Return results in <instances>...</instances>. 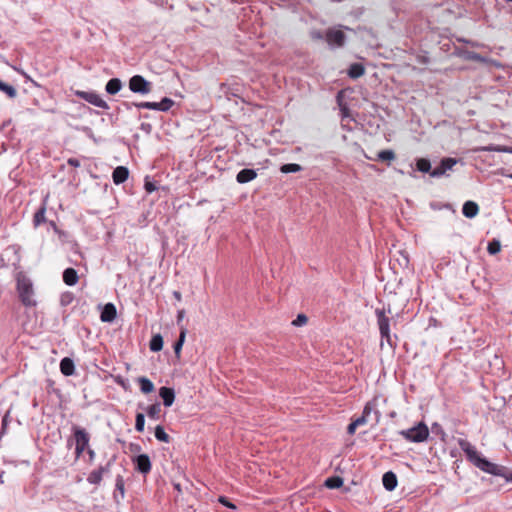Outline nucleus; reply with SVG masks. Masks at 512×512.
<instances>
[{"label":"nucleus","instance_id":"1","mask_svg":"<svg viewBox=\"0 0 512 512\" xmlns=\"http://www.w3.org/2000/svg\"><path fill=\"white\" fill-rule=\"evenodd\" d=\"M457 443L461 450L465 453L466 459L481 471L499 476L505 479V482L512 483V471L504 465L496 464L484 457L475 446L468 440L459 438Z\"/></svg>","mask_w":512,"mask_h":512},{"label":"nucleus","instance_id":"2","mask_svg":"<svg viewBox=\"0 0 512 512\" xmlns=\"http://www.w3.org/2000/svg\"><path fill=\"white\" fill-rule=\"evenodd\" d=\"M386 312L389 314L391 313L390 305H388L387 309L385 307L375 309L377 324L379 327L381 339L385 340L390 347L395 348L397 343L392 339L390 334V319L386 316Z\"/></svg>","mask_w":512,"mask_h":512},{"label":"nucleus","instance_id":"3","mask_svg":"<svg viewBox=\"0 0 512 512\" xmlns=\"http://www.w3.org/2000/svg\"><path fill=\"white\" fill-rule=\"evenodd\" d=\"M399 434L409 442L421 443L427 440L429 429L424 422H419L412 428L399 431Z\"/></svg>","mask_w":512,"mask_h":512},{"label":"nucleus","instance_id":"4","mask_svg":"<svg viewBox=\"0 0 512 512\" xmlns=\"http://www.w3.org/2000/svg\"><path fill=\"white\" fill-rule=\"evenodd\" d=\"M129 89L133 93L146 95L152 91V83L141 75H134L129 80Z\"/></svg>","mask_w":512,"mask_h":512},{"label":"nucleus","instance_id":"5","mask_svg":"<svg viewBox=\"0 0 512 512\" xmlns=\"http://www.w3.org/2000/svg\"><path fill=\"white\" fill-rule=\"evenodd\" d=\"M75 95L98 108H102L105 110H108L110 108L108 103L94 91L77 90L75 91Z\"/></svg>","mask_w":512,"mask_h":512},{"label":"nucleus","instance_id":"6","mask_svg":"<svg viewBox=\"0 0 512 512\" xmlns=\"http://www.w3.org/2000/svg\"><path fill=\"white\" fill-rule=\"evenodd\" d=\"M132 463L134 466V470L146 476L150 473L152 468V463L150 457L147 454H139L135 457H132Z\"/></svg>","mask_w":512,"mask_h":512},{"label":"nucleus","instance_id":"7","mask_svg":"<svg viewBox=\"0 0 512 512\" xmlns=\"http://www.w3.org/2000/svg\"><path fill=\"white\" fill-rule=\"evenodd\" d=\"M325 39L331 47H342L346 41V35L339 29L330 28L326 31Z\"/></svg>","mask_w":512,"mask_h":512},{"label":"nucleus","instance_id":"8","mask_svg":"<svg viewBox=\"0 0 512 512\" xmlns=\"http://www.w3.org/2000/svg\"><path fill=\"white\" fill-rule=\"evenodd\" d=\"M457 163L455 158H443L440 164L430 172V176L433 178H440L446 174L447 171L451 170Z\"/></svg>","mask_w":512,"mask_h":512},{"label":"nucleus","instance_id":"9","mask_svg":"<svg viewBox=\"0 0 512 512\" xmlns=\"http://www.w3.org/2000/svg\"><path fill=\"white\" fill-rule=\"evenodd\" d=\"M100 309V320L104 323H112L117 317L116 306L109 302L104 305L99 304Z\"/></svg>","mask_w":512,"mask_h":512},{"label":"nucleus","instance_id":"10","mask_svg":"<svg viewBox=\"0 0 512 512\" xmlns=\"http://www.w3.org/2000/svg\"><path fill=\"white\" fill-rule=\"evenodd\" d=\"M17 298L27 309L35 308L37 306V299L34 290H17Z\"/></svg>","mask_w":512,"mask_h":512},{"label":"nucleus","instance_id":"11","mask_svg":"<svg viewBox=\"0 0 512 512\" xmlns=\"http://www.w3.org/2000/svg\"><path fill=\"white\" fill-rule=\"evenodd\" d=\"M72 433L75 440V445H80L88 448L90 435L85 428H82L78 425H73Z\"/></svg>","mask_w":512,"mask_h":512},{"label":"nucleus","instance_id":"12","mask_svg":"<svg viewBox=\"0 0 512 512\" xmlns=\"http://www.w3.org/2000/svg\"><path fill=\"white\" fill-rule=\"evenodd\" d=\"M125 497V483L122 475H117L115 479V490L113 492V499L115 503L119 504Z\"/></svg>","mask_w":512,"mask_h":512},{"label":"nucleus","instance_id":"13","mask_svg":"<svg viewBox=\"0 0 512 512\" xmlns=\"http://www.w3.org/2000/svg\"><path fill=\"white\" fill-rule=\"evenodd\" d=\"M159 396L165 407H170L175 400V390L171 387L163 386L159 389Z\"/></svg>","mask_w":512,"mask_h":512},{"label":"nucleus","instance_id":"14","mask_svg":"<svg viewBox=\"0 0 512 512\" xmlns=\"http://www.w3.org/2000/svg\"><path fill=\"white\" fill-rule=\"evenodd\" d=\"M383 487L391 492L395 490L398 484L397 476L393 471H387L382 476Z\"/></svg>","mask_w":512,"mask_h":512},{"label":"nucleus","instance_id":"15","mask_svg":"<svg viewBox=\"0 0 512 512\" xmlns=\"http://www.w3.org/2000/svg\"><path fill=\"white\" fill-rule=\"evenodd\" d=\"M257 177V171L254 169L245 168L240 170L236 175V181L239 184L251 182Z\"/></svg>","mask_w":512,"mask_h":512},{"label":"nucleus","instance_id":"16","mask_svg":"<svg viewBox=\"0 0 512 512\" xmlns=\"http://www.w3.org/2000/svg\"><path fill=\"white\" fill-rule=\"evenodd\" d=\"M129 176L128 168L124 166H118L113 170L112 179L116 185L124 183Z\"/></svg>","mask_w":512,"mask_h":512},{"label":"nucleus","instance_id":"17","mask_svg":"<svg viewBox=\"0 0 512 512\" xmlns=\"http://www.w3.org/2000/svg\"><path fill=\"white\" fill-rule=\"evenodd\" d=\"M60 371L64 376H72L75 374V364L72 358L64 357L60 361Z\"/></svg>","mask_w":512,"mask_h":512},{"label":"nucleus","instance_id":"18","mask_svg":"<svg viewBox=\"0 0 512 512\" xmlns=\"http://www.w3.org/2000/svg\"><path fill=\"white\" fill-rule=\"evenodd\" d=\"M138 407L141 409H144V406L142 404H138ZM146 413L150 419L153 420H159L160 419V412H161V403L155 402L145 408Z\"/></svg>","mask_w":512,"mask_h":512},{"label":"nucleus","instance_id":"19","mask_svg":"<svg viewBox=\"0 0 512 512\" xmlns=\"http://www.w3.org/2000/svg\"><path fill=\"white\" fill-rule=\"evenodd\" d=\"M479 212V206L474 201H466L462 207V213L467 218H474Z\"/></svg>","mask_w":512,"mask_h":512},{"label":"nucleus","instance_id":"20","mask_svg":"<svg viewBox=\"0 0 512 512\" xmlns=\"http://www.w3.org/2000/svg\"><path fill=\"white\" fill-rule=\"evenodd\" d=\"M78 273L74 268H67L63 272V281L68 286H74L78 282Z\"/></svg>","mask_w":512,"mask_h":512},{"label":"nucleus","instance_id":"21","mask_svg":"<svg viewBox=\"0 0 512 512\" xmlns=\"http://www.w3.org/2000/svg\"><path fill=\"white\" fill-rule=\"evenodd\" d=\"M186 333H187L186 328L181 327L179 337L173 344V350L178 359L180 358L181 350H182L183 344L185 342Z\"/></svg>","mask_w":512,"mask_h":512},{"label":"nucleus","instance_id":"22","mask_svg":"<svg viewBox=\"0 0 512 512\" xmlns=\"http://www.w3.org/2000/svg\"><path fill=\"white\" fill-rule=\"evenodd\" d=\"M138 383H139V386H140V391L143 393V394H149V393H152L155 389V386L153 384V382L145 377V376H141L137 379Z\"/></svg>","mask_w":512,"mask_h":512},{"label":"nucleus","instance_id":"23","mask_svg":"<svg viewBox=\"0 0 512 512\" xmlns=\"http://www.w3.org/2000/svg\"><path fill=\"white\" fill-rule=\"evenodd\" d=\"M122 88V82L119 78H111L105 86V90L108 94L115 95Z\"/></svg>","mask_w":512,"mask_h":512},{"label":"nucleus","instance_id":"24","mask_svg":"<svg viewBox=\"0 0 512 512\" xmlns=\"http://www.w3.org/2000/svg\"><path fill=\"white\" fill-rule=\"evenodd\" d=\"M163 344V337L161 336V334L158 333L153 335L152 338L150 339L149 348L152 352H159L162 350Z\"/></svg>","mask_w":512,"mask_h":512},{"label":"nucleus","instance_id":"25","mask_svg":"<svg viewBox=\"0 0 512 512\" xmlns=\"http://www.w3.org/2000/svg\"><path fill=\"white\" fill-rule=\"evenodd\" d=\"M344 481L340 476H331L325 480L324 485L329 489H339L343 486Z\"/></svg>","mask_w":512,"mask_h":512},{"label":"nucleus","instance_id":"26","mask_svg":"<svg viewBox=\"0 0 512 512\" xmlns=\"http://www.w3.org/2000/svg\"><path fill=\"white\" fill-rule=\"evenodd\" d=\"M127 109H129L131 106H135L139 109H150V110H156L158 108L157 102H139V103H129L125 102L123 104Z\"/></svg>","mask_w":512,"mask_h":512},{"label":"nucleus","instance_id":"27","mask_svg":"<svg viewBox=\"0 0 512 512\" xmlns=\"http://www.w3.org/2000/svg\"><path fill=\"white\" fill-rule=\"evenodd\" d=\"M364 72H365V69H364L362 64H360V63H353L349 67L348 75L351 78L356 79V78L361 77L364 74Z\"/></svg>","mask_w":512,"mask_h":512},{"label":"nucleus","instance_id":"28","mask_svg":"<svg viewBox=\"0 0 512 512\" xmlns=\"http://www.w3.org/2000/svg\"><path fill=\"white\" fill-rule=\"evenodd\" d=\"M154 436L160 442L169 443L171 441V437L166 433L162 425H157L155 427Z\"/></svg>","mask_w":512,"mask_h":512},{"label":"nucleus","instance_id":"29","mask_svg":"<svg viewBox=\"0 0 512 512\" xmlns=\"http://www.w3.org/2000/svg\"><path fill=\"white\" fill-rule=\"evenodd\" d=\"M303 170V167L299 164H296V163H287V164H283L281 167H280V171L284 174H288V173H297V172H300Z\"/></svg>","mask_w":512,"mask_h":512},{"label":"nucleus","instance_id":"30","mask_svg":"<svg viewBox=\"0 0 512 512\" xmlns=\"http://www.w3.org/2000/svg\"><path fill=\"white\" fill-rule=\"evenodd\" d=\"M417 170L423 173H429L433 170L431 169V163L426 158H420L416 161Z\"/></svg>","mask_w":512,"mask_h":512},{"label":"nucleus","instance_id":"31","mask_svg":"<svg viewBox=\"0 0 512 512\" xmlns=\"http://www.w3.org/2000/svg\"><path fill=\"white\" fill-rule=\"evenodd\" d=\"M103 479V474L97 469L91 471L87 477L88 483L92 485H99Z\"/></svg>","mask_w":512,"mask_h":512},{"label":"nucleus","instance_id":"32","mask_svg":"<svg viewBox=\"0 0 512 512\" xmlns=\"http://www.w3.org/2000/svg\"><path fill=\"white\" fill-rule=\"evenodd\" d=\"M45 213H46L45 206H42L41 208H39L36 211V213L34 214V217H33V223H34L35 227H38L39 225H41L42 223H44L46 221Z\"/></svg>","mask_w":512,"mask_h":512},{"label":"nucleus","instance_id":"33","mask_svg":"<svg viewBox=\"0 0 512 512\" xmlns=\"http://www.w3.org/2000/svg\"><path fill=\"white\" fill-rule=\"evenodd\" d=\"M396 157L395 153L393 150H390V149H386V150H381L377 153V158L376 160H379V161H392L394 160Z\"/></svg>","mask_w":512,"mask_h":512},{"label":"nucleus","instance_id":"34","mask_svg":"<svg viewBox=\"0 0 512 512\" xmlns=\"http://www.w3.org/2000/svg\"><path fill=\"white\" fill-rule=\"evenodd\" d=\"M0 91L6 93L9 98H15L17 96V90L14 86L4 83L0 80Z\"/></svg>","mask_w":512,"mask_h":512},{"label":"nucleus","instance_id":"35","mask_svg":"<svg viewBox=\"0 0 512 512\" xmlns=\"http://www.w3.org/2000/svg\"><path fill=\"white\" fill-rule=\"evenodd\" d=\"M16 281V288H32L31 281L22 273L17 274Z\"/></svg>","mask_w":512,"mask_h":512},{"label":"nucleus","instance_id":"36","mask_svg":"<svg viewBox=\"0 0 512 512\" xmlns=\"http://www.w3.org/2000/svg\"><path fill=\"white\" fill-rule=\"evenodd\" d=\"M157 111H168L173 105L174 101L171 98L164 97L160 102H157Z\"/></svg>","mask_w":512,"mask_h":512},{"label":"nucleus","instance_id":"37","mask_svg":"<svg viewBox=\"0 0 512 512\" xmlns=\"http://www.w3.org/2000/svg\"><path fill=\"white\" fill-rule=\"evenodd\" d=\"M145 429V415L143 413H137L135 417V430L142 433Z\"/></svg>","mask_w":512,"mask_h":512},{"label":"nucleus","instance_id":"38","mask_svg":"<svg viewBox=\"0 0 512 512\" xmlns=\"http://www.w3.org/2000/svg\"><path fill=\"white\" fill-rule=\"evenodd\" d=\"M501 250V244L500 241L497 239H493L488 243L487 251L491 255H495Z\"/></svg>","mask_w":512,"mask_h":512},{"label":"nucleus","instance_id":"39","mask_svg":"<svg viewBox=\"0 0 512 512\" xmlns=\"http://www.w3.org/2000/svg\"><path fill=\"white\" fill-rule=\"evenodd\" d=\"M74 300V295L70 291H65L61 294L60 302L62 306H68Z\"/></svg>","mask_w":512,"mask_h":512},{"label":"nucleus","instance_id":"40","mask_svg":"<svg viewBox=\"0 0 512 512\" xmlns=\"http://www.w3.org/2000/svg\"><path fill=\"white\" fill-rule=\"evenodd\" d=\"M399 256L396 260L398 261L399 265L402 267H408L409 266V255L406 251H399Z\"/></svg>","mask_w":512,"mask_h":512},{"label":"nucleus","instance_id":"41","mask_svg":"<svg viewBox=\"0 0 512 512\" xmlns=\"http://www.w3.org/2000/svg\"><path fill=\"white\" fill-rule=\"evenodd\" d=\"M307 322H308V317L305 314L300 313L292 321V325L295 327H301V326L305 325Z\"/></svg>","mask_w":512,"mask_h":512},{"label":"nucleus","instance_id":"42","mask_svg":"<svg viewBox=\"0 0 512 512\" xmlns=\"http://www.w3.org/2000/svg\"><path fill=\"white\" fill-rule=\"evenodd\" d=\"M218 502L233 511L237 510V506L232 503L226 496H219Z\"/></svg>","mask_w":512,"mask_h":512},{"label":"nucleus","instance_id":"43","mask_svg":"<svg viewBox=\"0 0 512 512\" xmlns=\"http://www.w3.org/2000/svg\"><path fill=\"white\" fill-rule=\"evenodd\" d=\"M115 461V457L108 460V462L105 465L99 466L98 470L103 474H108L110 472L111 466Z\"/></svg>","mask_w":512,"mask_h":512},{"label":"nucleus","instance_id":"44","mask_svg":"<svg viewBox=\"0 0 512 512\" xmlns=\"http://www.w3.org/2000/svg\"><path fill=\"white\" fill-rule=\"evenodd\" d=\"M431 430L435 434H440L442 440L444 439L446 434H445V432H444V430H443V428H442V426L440 424H438L436 422L433 423L432 426H431Z\"/></svg>","mask_w":512,"mask_h":512},{"label":"nucleus","instance_id":"45","mask_svg":"<svg viewBox=\"0 0 512 512\" xmlns=\"http://www.w3.org/2000/svg\"><path fill=\"white\" fill-rule=\"evenodd\" d=\"M340 114L342 120L351 117L350 109L346 105H340Z\"/></svg>","mask_w":512,"mask_h":512},{"label":"nucleus","instance_id":"46","mask_svg":"<svg viewBox=\"0 0 512 512\" xmlns=\"http://www.w3.org/2000/svg\"><path fill=\"white\" fill-rule=\"evenodd\" d=\"M8 424H9V413H6L4 415V417L2 418V423H1V435L4 434L6 432V429L8 427Z\"/></svg>","mask_w":512,"mask_h":512},{"label":"nucleus","instance_id":"47","mask_svg":"<svg viewBox=\"0 0 512 512\" xmlns=\"http://www.w3.org/2000/svg\"><path fill=\"white\" fill-rule=\"evenodd\" d=\"M144 187H145V190L148 193H152V192H154L157 189L156 185L153 182H150V181H145Z\"/></svg>","mask_w":512,"mask_h":512},{"label":"nucleus","instance_id":"48","mask_svg":"<svg viewBox=\"0 0 512 512\" xmlns=\"http://www.w3.org/2000/svg\"><path fill=\"white\" fill-rule=\"evenodd\" d=\"M353 422L355 423V425L357 427H359V426L365 424L367 422V419L365 418V416L361 415V416L357 417L355 420H353Z\"/></svg>","mask_w":512,"mask_h":512},{"label":"nucleus","instance_id":"49","mask_svg":"<svg viewBox=\"0 0 512 512\" xmlns=\"http://www.w3.org/2000/svg\"><path fill=\"white\" fill-rule=\"evenodd\" d=\"M356 429H357V426H356V425H355V423L352 421V422L348 425V427H347V433H348L349 435H353V434L355 433Z\"/></svg>","mask_w":512,"mask_h":512},{"label":"nucleus","instance_id":"50","mask_svg":"<svg viewBox=\"0 0 512 512\" xmlns=\"http://www.w3.org/2000/svg\"><path fill=\"white\" fill-rule=\"evenodd\" d=\"M67 163L72 166V167H79L80 166V161L76 158H69Z\"/></svg>","mask_w":512,"mask_h":512},{"label":"nucleus","instance_id":"51","mask_svg":"<svg viewBox=\"0 0 512 512\" xmlns=\"http://www.w3.org/2000/svg\"><path fill=\"white\" fill-rule=\"evenodd\" d=\"M87 448L80 445H75V454L79 457Z\"/></svg>","mask_w":512,"mask_h":512},{"label":"nucleus","instance_id":"52","mask_svg":"<svg viewBox=\"0 0 512 512\" xmlns=\"http://www.w3.org/2000/svg\"><path fill=\"white\" fill-rule=\"evenodd\" d=\"M371 411H372V408L370 407V405L366 404L363 409L362 416H365V418L367 419V417L371 413Z\"/></svg>","mask_w":512,"mask_h":512},{"label":"nucleus","instance_id":"53","mask_svg":"<svg viewBox=\"0 0 512 512\" xmlns=\"http://www.w3.org/2000/svg\"><path fill=\"white\" fill-rule=\"evenodd\" d=\"M130 450H131V452H140L141 451V446L139 444L131 443L130 444Z\"/></svg>","mask_w":512,"mask_h":512},{"label":"nucleus","instance_id":"54","mask_svg":"<svg viewBox=\"0 0 512 512\" xmlns=\"http://www.w3.org/2000/svg\"><path fill=\"white\" fill-rule=\"evenodd\" d=\"M184 310H179L177 314V324L179 325L184 317Z\"/></svg>","mask_w":512,"mask_h":512},{"label":"nucleus","instance_id":"55","mask_svg":"<svg viewBox=\"0 0 512 512\" xmlns=\"http://www.w3.org/2000/svg\"><path fill=\"white\" fill-rule=\"evenodd\" d=\"M457 291L458 290H449V292L447 293V296L452 298V299H455L456 296H457Z\"/></svg>","mask_w":512,"mask_h":512},{"label":"nucleus","instance_id":"56","mask_svg":"<svg viewBox=\"0 0 512 512\" xmlns=\"http://www.w3.org/2000/svg\"><path fill=\"white\" fill-rule=\"evenodd\" d=\"M173 296L177 301H181V293L179 290H174Z\"/></svg>","mask_w":512,"mask_h":512},{"label":"nucleus","instance_id":"57","mask_svg":"<svg viewBox=\"0 0 512 512\" xmlns=\"http://www.w3.org/2000/svg\"><path fill=\"white\" fill-rule=\"evenodd\" d=\"M87 453L89 455L90 460H93L95 457V451L93 449L87 448Z\"/></svg>","mask_w":512,"mask_h":512},{"label":"nucleus","instance_id":"58","mask_svg":"<svg viewBox=\"0 0 512 512\" xmlns=\"http://www.w3.org/2000/svg\"><path fill=\"white\" fill-rule=\"evenodd\" d=\"M312 37H313L314 39H322V38H323V36H322V33H321V32H314V33H312Z\"/></svg>","mask_w":512,"mask_h":512},{"label":"nucleus","instance_id":"59","mask_svg":"<svg viewBox=\"0 0 512 512\" xmlns=\"http://www.w3.org/2000/svg\"><path fill=\"white\" fill-rule=\"evenodd\" d=\"M496 151H508L510 153H512V148L510 149H495Z\"/></svg>","mask_w":512,"mask_h":512},{"label":"nucleus","instance_id":"60","mask_svg":"<svg viewBox=\"0 0 512 512\" xmlns=\"http://www.w3.org/2000/svg\"><path fill=\"white\" fill-rule=\"evenodd\" d=\"M144 127L150 128V124H142V128Z\"/></svg>","mask_w":512,"mask_h":512},{"label":"nucleus","instance_id":"61","mask_svg":"<svg viewBox=\"0 0 512 512\" xmlns=\"http://www.w3.org/2000/svg\"><path fill=\"white\" fill-rule=\"evenodd\" d=\"M375 414L377 416V421L379 420L380 413L378 411H375Z\"/></svg>","mask_w":512,"mask_h":512},{"label":"nucleus","instance_id":"62","mask_svg":"<svg viewBox=\"0 0 512 512\" xmlns=\"http://www.w3.org/2000/svg\"><path fill=\"white\" fill-rule=\"evenodd\" d=\"M506 177L512 179V173L506 174Z\"/></svg>","mask_w":512,"mask_h":512},{"label":"nucleus","instance_id":"63","mask_svg":"<svg viewBox=\"0 0 512 512\" xmlns=\"http://www.w3.org/2000/svg\"><path fill=\"white\" fill-rule=\"evenodd\" d=\"M507 2H512V0H506Z\"/></svg>","mask_w":512,"mask_h":512}]
</instances>
